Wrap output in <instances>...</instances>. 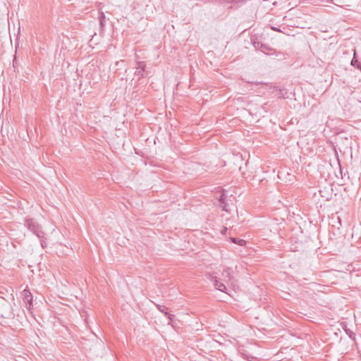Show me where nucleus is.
<instances>
[{
	"mask_svg": "<svg viewBox=\"0 0 361 361\" xmlns=\"http://www.w3.org/2000/svg\"><path fill=\"white\" fill-rule=\"evenodd\" d=\"M25 226L27 228L34 234H35L39 238L42 239L44 236V233L42 229L41 226L32 219L26 220Z\"/></svg>",
	"mask_w": 361,
	"mask_h": 361,
	"instance_id": "f257e3e1",
	"label": "nucleus"
},
{
	"mask_svg": "<svg viewBox=\"0 0 361 361\" xmlns=\"http://www.w3.org/2000/svg\"><path fill=\"white\" fill-rule=\"evenodd\" d=\"M219 206L223 210L229 212L231 210V207L233 206V201L231 199H228V197L225 193H222L219 199Z\"/></svg>",
	"mask_w": 361,
	"mask_h": 361,
	"instance_id": "f03ea898",
	"label": "nucleus"
},
{
	"mask_svg": "<svg viewBox=\"0 0 361 361\" xmlns=\"http://www.w3.org/2000/svg\"><path fill=\"white\" fill-rule=\"evenodd\" d=\"M252 44L256 50H259L266 54H270L269 52L274 51V49L268 45L263 44L262 42L257 40L253 41Z\"/></svg>",
	"mask_w": 361,
	"mask_h": 361,
	"instance_id": "7ed1b4c3",
	"label": "nucleus"
},
{
	"mask_svg": "<svg viewBox=\"0 0 361 361\" xmlns=\"http://www.w3.org/2000/svg\"><path fill=\"white\" fill-rule=\"evenodd\" d=\"M221 280L227 284H228V283L230 282L231 285L232 286H233V287L235 286L233 284V276H231V269L230 268H226V269H224V271L221 274Z\"/></svg>",
	"mask_w": 361,
	"mask_h": 361,
	"instance_id": "20e7f679",
	"label": "nucleus"
},
{
	"mask_svg": "<svg viewBox=\"0 0 361 361\" xmlns=\"http://www.w3.org/2000/svg\"><path fill=\"white\" fill-rule=\"evenodd\" d=\"M211 281L213 282V285L216 289L226 293V286L224 283L219 281L216 276H212Z\"/></svg>",
	"mask_w": 361,
	"mask_h": 361,
	"instance_id": "39448f33",
	"label": "nucleus"
},
{
	"mask_svg": "<svg viewBox=\"0 0 361 361\" xmlns=\"http://www.w3.org/2000/svg\"><path fill=\"white\" fill-rule=\"evenodd\" d=\"M23 299L25 303L28 304V308L30 309L32 306V295L30 290L25 289L23 291Z\"/></svg>",
	"mask_w": 361,
	"mask_h": 361,
	"instance_id": "423d86ee",
	"label": "nucleus"
},
{
	"mask_svg": "<svg viewBox=\"0 0 361 361\" xmlns=\"http://www.w3.org/2000/svg\"><path fill=\"white\" fill-rule=\"evenodd\" d=\"M145 63L144 61L137 62V71L135 72V75L139 76V78H143L145 75Z\"/></svg>",
	"mask_w": 361,
	"mask_h": 361,
	"instance_id": "0eeeda50",
	"label": "nucleus"
},
{
	"mask_svg": "<svg viewBox=\"0 0 361 361\" xmlns=\"http://www.w3.org/2000/svg\"><path fill=\"white\" fill-rule=\"evenodd\" d=\"M157 309L162 313H164L166 316H167L169 322V324H171V322L173 320V315L171 314H169L168 312H167V308L165 307V306H162V305H157Z\"/></svg>",
	"mask_w": 361,
	"mask_h": 361,
	"instance_id": "6e6552de",
	"label": "nucleus"
},
{
	"mask_svg": "<svg viewBox=\"0 0 361 361\" xmlns=\"http://www.w3.org/2000/svg\"><path fill=\"white\" fill-rule=\"evenodd\" d=\"M231 242L235 243V244H238L240 246H243L245 245L246 243V241L243 239H239V238H231Z\"/></svg>",
	"mask_w": 361,
	"mask_h": 361,
	"instance_id": "1a4fd4ad",
	"label": "nucleus"
},
{
	"mask_svg": "<svg viewBox=\"0 0 361 361\" xmlns=\"http://www.w3.org/2000/svg\"><path fill=\"white\" fill-rule=\"evenodd\" d=\"M351 65L357 67V68H361V63L355 58V53L354 54V57L351 61Z\"/></svg>",
	"mask_w": 361,
	"mask_h": 361,
	"instance_id": "9d476101",
	"label": "nucleus"
},
{
	"mask_svg": "<svg viewBox=\"0 0 361 361\" xmlns=\"http://www.w3.org/2000/svg\"><path fill=\"white\" fill-rule=\"evenodd\" d=\"M99 23H100V25L102 26H104V23H105V16H104V14L103 13H100L99 15Z\"/></svg>",
	"mask_w": 361,
	"mask_h": 361,
	"instance_id": "9b49d317",
	"label": "nucleus"
},
{
	"mask_svg": "<svg viewBox=\"0 0 361 361\" xmlns=\"http://www.w3.org/2000/svg\"><path fill=\"white\" fill-rule=\"evenodd\" d=\"M226 231H227V228L224 227V228H223V230L221 231V233H222L223 234H225V233H226Z\"/></svg>",
	"mask_w": 361,
	"mask_h": 361,
	"instance_id": "f8f14e48",
	"label": "nucleus"
},
{
	"mask_svg": "<svg viewBox=\"0 0 361 361\" xmlns=\"http://www.w3.org/2000/svg\"><path fill=\"white\" fill-rule=\"evenodd\" d=\"M119 63H120L119 61H117V62L116 63V66H118Z\"/></svg>",
	"mask_w": 361,
	"mask_h": 361,
	"instance_id": "ddd939ff",
	"label": "nucleus"
}]
</instances>
